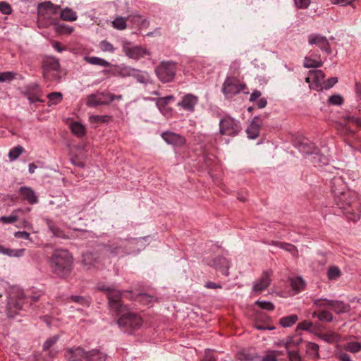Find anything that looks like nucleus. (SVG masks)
Returning <instances> with one entry per match:
<instances>
[{
    "instance_id": "37",
    "label": "nucleus",
    "mask_w": 361,
    "mask_h": 361,
    "mask_svg": "<svg viewBox=\"0 0 361 361\" xmlns=\"http://www.w3.org/2000/svg\"><path fill=\"white\" fill-rule=\"evenodd\" d=\"M23 152L24 148L20 145L12 148L8 152V158L10 161H13L17 159Z\"/></svg>"
},
{
    "instance_id": "29",
    "label": "nucleus",
    "mask_w": 361,
    "mask_h": 361,
    "mask_svg": "<svg viewBox=\"0 0 361 361\" xmlns=\"http://www.w3.org/2000/svg\"><path fill=\"white\" fill-rule=\"evenodd\" d=\"M290 284L293 290L298 293L302 290L305 286V282L301 277H293L290 279Z\"/></svg>"
},
{
    "instance_id": "58",
    "label": "nucleus",
    "mask_w": 361,
    "mask_h": 361,
    "mask_svg": "<svg viewBox=\"0 0 361 361\" xmlns=\"http://www.w3.org/2000/svg\"><path fill=\"white\" fill-rule=\"evenodd\" d=\"M338 82V78H336V77H332V78H330L329 79H327L326 80H324V85H323V89H330L331 87H332L336 83H337Z\"/></svg>"
},
{
    "instance_id": "32",
    "label": "nucleus",
    "mask_w": 361,
    "mask_h": 361,
    "mask_svg": "<svg viewBox=\"0 0 361 361\" xmlns=\"http://www.w3.org/2000/svg\"><path fill=\"white\" fill-rule=\"evenodd\" d=\"M82 263L87 268L94 267L97 263V257L92 252H86L82 255Z\"/></svg>"
},
{
    "instance_id": "3",
    "label": "nucleus",
    "mask_w": 361,
    "mask_h": 361,
    "mask_svg": "<svg viewBox=\"0 0 361 361\" xmlns=\"http://www.w3.org/2000/svg\"><path fill=\"white\" fill-rule=\"evenodd\" d=\"M97 289L106 295L110 311L118 314L127 310L128 306L123 303V293L121 290L104 283H99L97 286Z\"/></svg>"
},
{
    "instance_id": "48",
    "label": "nucleus",
    "mask_w": 361,
    "mask_h": 361,
    "mask_svg": "<svg viewBox=\"0 0 361 361\" xmlns=\"http://www.w3.org/2000/svg\"><path fill=\"white\" fill-rule=\"evenodd\" d=\"M342 119L346 123H352L358 127H361V118L346 115L343 116Z\"/></svg>"
},
{
    "instance_id": "1",
    "label": "nucleus",
    "mask_w": 361,
    "mask_h": 361,
    "mask_svg": "<svg viewBox=\"0 0 361 361\" xmlns=\"http://www.w3.org/2000/svg\"><path fill=\"white\" fill-rule=\"evenodd\" d=\"M336 205L342 211L346 218L356 222L360 216V202L357 194L353 190L346 191L334 198Z\"/></svg>"
},
{
    "instance_id": "52",
    "label": "nucleus",
    "mask_w": 361,
    "mask_h": 361,
    "mask_svg": "<svg viewBox=\"0 0 361 361\" xmlns=\"http://www.w3.org/2000/svg\"><path fill=\"white\" fill-rule=\"evenodd\" d=\"M331 301L326 298H317L312 300L314 305L317 307H329L328 302Z\"/></svg>"
},
{
    "instance_id": "27",
    "label": "nucleus",
    "mask_w": 361,
    "mask_h": 361,
    "mask_svg": "<svg viewBox=\"0 0 361 361\" xmlns=\"http://www.w3.org/2000/svg\"><path fill=\"white\" fill-rule=\"evenodd\" d=\"M84 61L90 64L99 66L102 67L107 68L111 66V63L109 61L97 56H85Z\"/></svg>"
},
{
    "instance_id": "9",
    "label": "nucleus",
    "mask_w": 361,
    "mask_h": 361,
    "mask_svg": "<svg viewBox=\"0 0 361 361\" xmlns=\"http://www.w3.org/2000/svg\"><path fill=\"white\" fill-rule=\"evenodd\" d=\"M121 99V96L116 97L111 93H98L92 94L88 96L87 99V106L94 107L99 105H106L115 100V99Z\"/></svg>"
},
{
    "instance_id": "5",
    "label": "nucleus",
    "mask_w": 361,
    "mask_h": 361,
    "mask_svg": "<svg viewBox=\"0 0 361 361\" xmlns=\"http://www.w3.org/2000/svg\"><path fill=\"white\" fill-rule=\"evenodd\" d=\"M25 301L23 290L17 286H13L8 292L7 303V316L13 317L22 309Z\"/></svg>"
},
{
    "instance_id": "47",
    "label": "nucleus",
    "mask_w": 361,
    "mask_h": 361,
    "mask_svg": "<svg viewBox=\"0 0 361 361\" xmlns=\"http://www.w3.org/2000/svg\"><path fill=\"white\" fill-rule=\"evenodd\" d=\"M255 304L260 307L261 309L266 310L268 311H272L274 310V305L269 301H260L257 300L255 302Z\"/></svg>"
},
{
    "instance_id": "54",
    "label": "nucleus",
    "mask_w": 361,
    "mask_h": 361,
    "mask_svg": "<svg viewBox=\"0 0 361 361\" xmlns=\"http://www.w3.org/2000/svg\"><path fill=\"white\" fill-rule=\"evenodd\" d=\"M0 11L3 14H6V15L11 14L12 12V8H11V5L6 1H1L0 2Z\"/></svg>"
},
{
    "instance_id": "2",
    "label": "nucleus",
    "mask_w": 361,
    "mask_h": 361,
    "mask_svg": "<svg viewBox=\"0 0 361 361\" xmlns=\"http://www.w3.org/2000/svg\"><path fill=\"white\" fill-rule=\"evenodd\" d=\"M49 263L51 271L59 277L64 278L73 270V257L67 250H56Z\"/></svg>"
},
{
    "instance_id": "25",
    "label": "nucleus",
    "mask_w": 361,
    "mask_h": 361,
    "mask_svg": "<svg viewBox=\"0 0 361 361\" xmlns=\"http://www.w3.org/2000/svg\"><path fill=\"white\" fill-rule=\"evenodd\" d=\"M70 129L71 133L78 137H82L86 134L85 127L78 121H73L70 123Z\"/></svg>"
},
{
    "instance_id": "38",
    "label": "nucleus",
    "mask_w": 361,
    "mask_h": 361,
    "mask_svg": "<svg viewBox=\"0 0 361 361\" xmlns=\"http://www.w3.org/2000/svg\"><path fill=\"white\" fill-rule=\"evenodd\" d=\"M55 30L59 35H71L74 31V27L66 24H59Z\"/></svg>"
},
{
    "instance_id": "12",
    "label": "nucleus",
    "mask_w": 361,
    "mask_h": 361,
    "mask_svg": "<svg viewBox=\"0 0 361 361\" xmlns=\"http://www.w3.org/2000/svg\"><path fill=\"white\" fill-rule=\"evenodd\" d=\"M324 76V73L321 70L310 71L305 81L309 83L310 89L320 91L323 90Z\"/></svg>"
},
{
    "instance_id": "46",
    "label": "nucleus",
    "mask_w": 361,
    "mask_h": 361,
    "mask_svg": "<svg viewBox=\"0 0 361 361\" xmlns=\"http://www.w3.org/2000/svg\"><path fill=\"white\" fill-rule=\"evenodd\" d=\"M25 249H10L6 248L4 255L11 257H20L23 255Z\"/></svg>"
},
{
    "instance_id": "21",
    "label": "nucleus",
    "mask_w": 361,
    "mask_h": 361,
    "mask_svg": "<svg viewBox=\"0 0 361 361\" xmlns=\"http://www.w3.org/2000/svg\"><path fill=\"white\" fill-rule=\"evenodd\" d=\"M174 99H175L174 96L169 95V96H166V97H159V98L155 99L154 100L156 102V106L159 109V111L162 114L166 115L168 112L169 113L171 112V108H167L166 106L171 101H173Z\"/></svg>"
},
{
    "instance_id": "26",
    "label": "nucleus",
    "mask_w": 361,
    "mask_h": 361,
    "mask_svg": "<svg viewBox=\"0 0 361 361\" xmlns=\"http://www.w3.org/2000/svg\"><path fill=\"white\" fill-rule=\"evenodd\" d=\"M303 65L304 67L307 68H319L322 66L323 61L321 59L320 56H318L316 58H312V56H306L305 57Z\"/></svg>"
},
{
    "instance_id": "6",
    "label": "nucleus",
    "mask_w": 361,
    "mask_h": 361,
    "mask_svg": "<svg viewBox=\"0 0 361 361\" xmlns=\"http://www.w3.org/2000/svg\"><path fill=\"white\" fill-rule=\"evenodd\" d=\"M246 88V85L238 78L233 76L226 77L223 86L222 92L227 98H231Z\"/></svg>"
},
{
    "instance_id": "33",
    "label": "nucleus",
    "mask_w": 361,
    "mask_h": 361,
    "mask_svg": "<svg viewBox=\"0 0 361 361\" xmlns=\"http://www.w3.org/2000/svg\"><path fill=\"white\" fill-rule=\"evenodd\" d=\"M319 345L312 342H307L306 345L307 353L314 359L319 357Z\"/></svg>"
},
{
    "instance_id": "16",
    "label": "nucleus",
    "mask_w": 361,
    "mask_h": 361,
    "mask_svg": "<svg viewBox=\"0 0 361 361\" xmlns=\"http://www.w3.org/2000/svg\"><path fill=\"white\" fill-rule=\"evenodd\" d=\"M271 270L263 271L261 277L257 279L253 285L252 290L255 292H262L267 288L271 283Z\"/></svg>"
},
{
    "instance_id": "42",
    "label": "nucleus",
    "mask_w": 361,
    "mask_h": 361,
    "mask_svg": "<svg viewBox=\"0 0 361 361\" xmlns=\"http://www.w3.org/2000/svg\"><path fill=\"white\" fill-rule=\"evenodd\" d=\"M341 275V270L337 267H329L327 276L329 280H334L339 278Z\"/></svg>"
},
{
    "instance_id": "55",
    "label": "nucleus",
    "mask_w": 361,
    "mask_h": 361,
    "mask_svg": "<svg viewBox=\"0 0 361 361\" xmlns=\"http://www.w3.org/2000/svg\"><path fill=\"white\" fill-rule=\"evenodd\" d=\"M287 351L290 361H301V357L298 350L287 349Z\"/></svg>"
},
{
    "instance_id": "20",
    "label": "nucleus",
    "mask_w": 361,
    "mask_h": 361,
    "mask_svg": "<svg viewBox=\"0 0 361 361\" xmlns=\"http://www.w3.org/2000/svg\"><path fill=\"white\" fill-rule=\"evenodd\" d=\"M212 266L219 271L221 273V274L228 276L229 275V262L224 257H216L213 260Z\"/></svg>"
},
{
    "instance_id": "60",
    "label": "nucleus",
    "mask_w": 361,
    "mask_h": 361,
    "mask_svg": "<svg viewBox=\"0 0 361 361\" xmlns=\"http://www.w3.org/2000/svg\"><path fill=\"white\" fill-rule=\"evenodd\" d=\"M45 9V3H40L38 6V16H39V18H38V25H39V27H43V25L42 24L41 25V23L40 21L41 20H43L44 19V16H43V10Z\"/></svg>"
},
{
    "instance_id": "62",
    "label": "nucleus",
    "mask_w": 361,
    "mask_h": 361,
    "mask_svg": "<svg viewBox=\"0 0 361 361\" xmlns=\"http://www.w3.org/2000/svg\"><path fill=\"white\" fill-rule=\"evenodd\" d=\"M330 1L333 4L340 5L342 6L346 5L353 6V1L350 0H330Z\"/></svg>"
},
{
    "instance_id": "49",
    "label": "nucleus",
    "mask_w": 361,
    "mask_h": 361,
    "mask_svg": "<svg viewBox=\"0 0 361 361\" xmlns=\"http://www.w3.org/2000/svg\"><path fill=\"white\" fill-rule=\"evenodd\" d=\"M203 159L207 168H211L216 161V157L212 154H204Z\"/></svg>"
},
{
    "instance_id": "39",
    "label": "nucleus",
    "mask_w": 361,
    "mask_h": 361,
    "mask_svg": "<svg viewBox=\"0 0 361 361\" xmlns=\"http://www.w3.org/2000/svg\"><path fill=\"white\" fill-rule=\"evenodd\" d=\"M301 342L302 338L298 336L289 337L285 343V347L286 349H291L292 347L298 345Z\"/></svg>"
},
{
    "instance_id": "36",
    "label": "nucleus",
    "mask_w": 361,
    "mask_h": 361,
    "mask_svg": "<svg viewBox=\"0 0 361 361\" xmlns=\"http://www.w3.org/2000/svg\"><path fill=\"white\" fill-rule=\"evenodd\" d=\"M257 357L258 356L256 353H252L245 350H242L237 354V358L240 361H252Z\"/></svg>"
},
{
    "instance_id": "18",
    "label": "nucleus",
    "mask_w": 361,
    "mask_h": 361,
    "mask_svg": "<svg viewBox=\"0 0 361 361\" xmlns=\"http://www.w3.org/2000/svg\"><path fill=\"white\" fill-rule=\"evenodd\" d=\"M198 102V97L192 94H187L183 98L182 100L178 103V106L183 108L184 110L193 112L195 107Z\"/></svg>"
},
{
    "instance_id": "30",
    "label": "nucleus",
    "mask_w": 361,
    "mask_h": 361,
    "mask_svg": "<svg viewBox=\"0 0 361 361\" xmlns=\"http://www.w3.org/2000/svg\"><path fill=\"white\" fill-rule=\"evenodd\" d=\"M59 68L60 64L58 59L54 57L47 56V77L48 76L50 71H57L56 74L58 75Z\"/></svg>"
},
{
    "instance_id": "35",
    "label": "nucleus",
    "mask_w": 361,
    "mask_h": 361,
    "mask_svg": "<svg viewBox=\"0 0 361 361\" xmlns=\"http://www.w3.org/2000/svg\"><path fill=\"white\" fill-rule=\"evenodd\" d=\"M111 119V117L108 115H92L89 117V121L92 124H99L103 123H108Z\"/></svg>"
},
{
    "instance_id": "10",
    "label": "nucleus",
    "mask_w": 361,
    "mask_h": 361,
    "mask_svg": "<svg viewBox=\"0 0 361 361\" xmlns=\"http://www.w3.org/2000/svg\"><path fill=\"white\" fill-rule=\"evenodd\" d=\"M98 355L97 351L85 353L81 348H69L66 353L67 361H92V356Z\"/></svg>"
},
{
    "instance_id": "51",
    "label": "nucleus",
    "mask_w": 361,
    "mask_h": 361,
    "mask_svg": "<svg viewBox=\"0 0 361 361\" xmlns=\"http://www.w3.org/2000/svg\"><path fill=\"white\" fill-rule=\"evenodd\" d=\"M279 355V352L276 350H271L262 357L261 361H277V357Z\"/></svg>"
},
{
    "instance_id": "43",
    "label": "nucleus",
    "mask_w": 361,
    "mask_h": 361,
    "mask_svg": "<svg viewBox=\"0 0 361 361\" xmlns=\"http://www.w3.org/2000/svg\"><path fill=\"white\" fill-rule=\"evenodd\" d=\"M319 337L327 343H334L338 340V336L334 332L321 334Z\"/></svg>"
},
{
    "instance_id": "11",
    "label": "nucleus",
    "mask_w": 361,
    "mask_h": 361,
    "mask_svg": "<svg viewBox=\"0 0 361 361\" xmlns=\"http://www.w3.org/2000/svg\"><path fill=\"white\" fill-rule=\"evenodd\" d=\"M48 12L60 13V18L64 21L73 22L78 19L77 13L68 7L61 10L60 6H54L51 2L47 1V15Z\"/></svg>"
},
{
    "instance_id": "44",
    "label": "nucleus",
    "mask_w": 361,
    "mask_h": 361,
    "mask_svg": "<svg viewBox=\"0 0 361 361\" xmlns=\"http://www.w3.org/2000/svg\"><path fill=\"white\" fill-rule=\"evenodd\" d=\"M112 24L114 28L124 30L126 28V19L123 17H116Z\"/></svg>"
},
{
    "instance_id": "40",
    "label": "nucleus",
    "mask_w": 361,
    "mask_h": 361,
    "mask_svg": "<svg viewBox=\"0 0 361 361\" xmlns=\"http://www.w3.org/2000/svg\"><path fill=\"white\" fill-rule=\"evenodd\" d=\"M345 350L353 353L361 351V343L357 341L348 342L345 345Z\"/></svg>"
},
{
    "instance_id": "41",
    "label": "nucleus",
    "mask_w": 361,
    "mask_h": 361,
    "mask_svg": "<svg viewBox=\"0 0 361 361\" xmlns=\"http://www.w3.org/2000/svg\"><path fill=\"white\" fill-rule=\"evenodd\" d=\"M18 219V213L16 212L11 213L8 216L0 217L1 223L4 224H13V223L16 222Z\"/></svg>"
},
{
    "instance_id": "23",
    "label": "nucleus",
    "mask_w": 361,
    "mask_h": 361,
    "mask_svg": "<svg viewBox=\"0 0 361 361\" xmlns=\"http://www.w3.org/2000/svg\"><path fill=\"white\" fill-rule=\"evenodd\" d=\"M19 191L21 197L27 200L30 204H34L37 202V196L32 188L24 186L21 187Z\"/></svg>"
},
{
    "instance_id": "57",
    "label": "nucleus",
    "mask_w": 361,
    "mask_h": 361,
    "mask_svg": "<svg viewBox=\"0 0 361 361\" xmlns=\"http://www.w3.org/2000/svg\"><path fill=\"white\" fill-rule=\"evenodd\" d=\"M297 8L301 9L307 8L310 3L311 0H293Z\"/></svg>"
},
{
    "instance_id": "19",
    "label": "nucleus",
    "mask_w": 361,
    "mask_h": 361,
    "mask_svg": "<svg viewBox=\"0 0 361 361\" xmlns=\"http://www.w3.org/2000/svg\"><path fill=\"white\" fill-rule=\"evenodd\" d=\"M262 126V121L259 117H255L246 130L250 139H256L259 135Z\"/></svg>"
},
{
    "instance_id": "15",
    "label": "nucleus",
    "mask_w": 361,
    "mask_h": 361,
    "mask_svg": "<svg viewBox=\"0 0 361 361\" xmlns=\"http://www.w3.org/2000/svg\"><path fill=\"white\" fill-rule=\"evenodd\" d=\"M161 136L167 144L176 147H182L186 144V138L184 136L171 131L163 132Z\"/></svg>"
},
{
    "instance_id": "7",
    "label": "nucleus",
    "mask_w": 361,
    "mask_h": 361,
    "mask_svg": "<svg viewBox=\"0 0 361 361\" xmlns=\"http://www.w3.org/2000/svg\"><path fill=\"white\" fill-rule=\"evenodd\" d=\"M241 130L240 122L230 116L224 117L219 122V132L222 135L235 136Z\"/></svg>"
},
{
    "instance_id": "34",
    "label": "nucleus",
    "mask_w": 361,
    "mask_h": 361,
    "mask_svg": "<svg viewBox=\"0 0 361 361\" xmlns=\"http://www.w3.org/2000/svg\"><path fill=\"white\" fill-rule=\"evenodd\" d=\"M298 317L296 314H291L280 319L279 324L283 327H290L298 321Z\"/></svg>"
},
{
    "instance_id": "8",
    "label": "nucleus",
    "mask_w": 361,
    "mask_h": 361,
    "mask_svg": "<svg viewBox=\"0 0 361 361\" xmlns=\"http://www.w3.org/2000/svg\"><path fill=\"white\" fill-rule=\"evenodd\" d=\"M176 63L172 61L161 62L156 68V74L163 82H169L175 77Z\"/></svg>"
},
{
    "instance_id": "61",
    "label": "nucleus",
    "mask_w": 361,
    "mask_h": 361,
    "mask_svg": "<svg viewBox=\"0 0 361 361\" xmlns=\"http://www.w3.org/2000/svg\"><path fill=\"white\" fill-rule=\"evenodd\" d=\"M312 326V323L309 321H303L301 323H300L298 326V329H300L302 330L309 331Z\"/></svg>"
},
{
    "instance_id": "63",
    "label": "nucleus",
    "mask_w": 361,
    "mask_h": 361,
    "mask_svg": "<svg viewBox=\"0 0 361 361\" xmlns=\"http://www.w3.org/2000/svg\"><path fill=\"white\" fill-rule=\"evenodd\" d=\"M92 351H97L98 353V355L92 356V361H105L106 357L105 354L98 350H92Z\"/></svg>"
},
{
    "instance_id": "14",
    "label": "nucleus",
    "mask_w": 361,
    "mask_h": 361,
    "mask_svg": "<svg viewBox=\"0 0 361 361\" xmlns=\"http://www.w3.org/2000/svg\"><path fill=\"white\" fill-rule=\"evenodd\" d=\"M123 50L127 56L133 59H139L146 55H149V52L147 49L138 46L133 47L129 42L123 44Z\"/></svg>"
},
{
    "instance_id": "28",
    "label": "nucleus",
    "mask_w": 361,
    "mask_h": 361,
    "mask_svg": "<svg viewBox=\"0 0 361 361\" xmlns=\"http://www.w3.org/2000/svg\"><path fill=\"white\" fill-rule=\"evenodd\" d=\"M312 317H317L321 322H331L333 321L334 316L328 310H321L319 312H314L312 313Z\"/></svg>"
},
{
    "instance_id": "17",
    "label": "nucleus",
    "mask_w": 361,
    "mask_h": 361,
    "mask_svg": "<svg viewBox=\"0 0 361 361\" xmlns=\"http://www.w3.org/2000/svg\"><path fill=\"white\" fill-rule=\"evenodd\" d=\"M331 189L334 198L350 190L341 176H335L331 179Z\"/></svg>"
},
{
    "instance_id": "4",
    "label": "nucleus",
    "mask_w": 361,
    "mask_h": 361,
    "mask_svg": "<svg viewBox=\"0 0 361 361\" xmlns=\"http://www.w3.org/2000/svg\"><path fill=\"white\" fill-rule=\"evenodd\" d=\"M117 315H120L117 319V324L124 332L132 334L142 326L143 319L142 317L139 314L130 311L128 307L126 310H123V312Z\"/></svg>"
},
{
    "instance_id": "50",
    "label": "nucleus",
    "mask_w": 361,
    "mask_h": 361,
    "mask_svg": "<svg viewBox=\"0 0 361 361\" xmlns=\"http://www.w3.org/2000/svg\"><path fill=\"white\" fill-rule=\"evenodd\" d=\"M344 102V99L343 98L339 95V94H334L332 96H331L329 99H328V102L329 104H331V105H341L343 104Z\"/></svg>"
},
{
    "instance_id": "64",
    "label": "nucleus",
    "mask_w": 361,
    "mask_h": 361,
    "mask_svg": "<svg viewBox=\"0 0 361 361\" xmlns=\"http://www.w3.org/2000/svg\"><path fill=\"white\" fill-rule=\"evenodd\" d=\"M51 44L58 52H61L65 50V48L62 47L61 44L57 41L51 40Z\"/></svg>"
},
{
    "instance_id": "53",
    "label": "nucleus",
    "mask_w": 361,
    "mask_h": 361,
    "mask_svg": "<svg viewBox=\"0 0 361 361\" xmlns=\"http://www.w3.org/2000/svg\"><path fill=\"white\" fill-rule=\"evenodd\" d=\"M99 47L103 51L114 52L115 50L114 46L106 40L102 41Z\"/></svg>"
},
{
    "instance_id": "56",
    "label": "nucleus",
    "mask_w": 361,
    "mask_h": 361,
    "mask_svg": "<svg viewBox=\"0 0 361 361\" xmlns=\"http://www.w3.org/2000/svg\"><path fill=\"white\" fill-rule=\"evenodd\" d=\"M13 78H14V73L12 72L0 73V82H1L11 81Z\"/></svg>"
},
{
    "instance_id": "13",
    "label": "nucleus",
    "mask_w": 361,
    "mask_h": 361,
    "mask_svg": "<svg viewBox=\"0 0 361 361\" xmlns=\"http://www.w3.org/2000/svg\"><path fill=\"white\" fill-rule=\"evenodd\" d=\"M308 42L310 44H315L322 51H324L327 54L332 53L330 44L327 38L319 34H311L308 36Z\"/></svg>"
},
{
    "instance_id": "22",
    "label": "nucleus",
    "mask_w": 361,
    "mask_h": 361,
    "mask_svg": "<svg viewBox=\"0 0 361 361\" xmlns=\"http://www.w3.org/2000/svg\"><path fill=\"white\" fill-rule=\"evenodd\" d=\"M328 304L329 308L338 314L348 312L350 310V305L341 300H331L328 302Z\"/></svg>"
},
{
    "instance_id": "31",
    "label": "nucleus",
    "mask_w": 361,
    "mask_h": 361,
    "mask_svg": "<svg viewBox=\"0 0 361 361\" xmlns=\"http://www.w3.org/2000/svg\"><path fill=\"white\" fill-rule=\"evenodd\" d=\"M47 98L48 99L47 104L51 106L61 103L63 100V94L61 92H51L47 95Z\"/></svg>"
},
{
    "instance_id": "24",
    "label": "nucleus",
    "mask_w": 361,
    "mask_h": 361,
    "mask_svg": "<svg viewBox=\"0 0 361 361\" xmlns=\"http://www.w3.org/2000/svg\"><path fill=\"white\" fill-rule=\"evenodd\" d=\"M59 336L55 335L47 340V355L51 357H54L59 353V349L54 347V344L59 340Z\"/></svg>"
},
{
    "instance_id": "59",
    "label": "nucleus",
    "mask_w": 361,
    "mask_h": 361,
    "mask_svg": "<svg viewBox=\"0 0 361 361\" xmlns=\"http://www.w3.org/2000/svg\"><path fill=\"white\" fill-rule=\"evenodd\" d=\"M201 361H216V359L214 355L213 350L207 349L205 350L204 357L201 360Z\"/></svg>"
},
{
    "instance_id": "45",
    "label": "nucleus",
    "mask_w": 361,
    "mask_h": 361,
    "mask_svg": "<svg viewBox=\"0 0 361 361\" xmlns=\"http://www.w3.org/2000/svg\"><path fill=\"white\" fill-rule=\"evenodd\" d=\"M69 301L78 303L85 307L90 306V302L84 297L80 295H71L68 298Z\"/></svg>"
}]
</instances>
